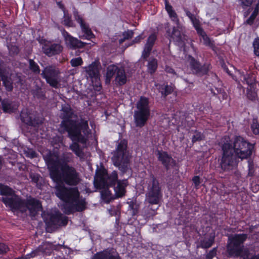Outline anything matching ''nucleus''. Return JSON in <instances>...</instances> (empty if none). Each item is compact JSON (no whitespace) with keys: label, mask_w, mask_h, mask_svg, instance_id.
I'll use <instances>...</instances> for the list:
<instances>
[{"label":"nucleus","mask_w":259,"mask_h":259,"mask_svg":"<svg viewBox=\"0 0 259 259\" xmlns=\"http://www.w3.org/2000/svg\"><path fill=\"white\" fill-rule=\"evenodd\" d=\"M28 156L31 158H33L37 157V154L35 151L30 150L28 152Z\"/></svg>","instance_id":"obj_64"},{"label":"nucleus","mask_w":259,"mask_h":259,"mask_svg":"<svg viewBox=\"0 0 259 259\" xmlns=\"http://www.w3.org/2000/svg\"><path fill=\"white\" fill-rule=\"evenodd\" d=\"M193 27L196 30L197 33H200L203 31V29L201 26L200 21L195 17L191 20Z\"/></svg>","instance_id":"obj_45"},{"label":"nucleus","mask_w":259,"mask_h":259,"mask_svg":"<svg viewBox=\"0 0 259 259\" xmlns=\"http://www.w3.org/2000/svg\"><path fill=\"white\" fill-rule=\"evenodd\" d=\"M117 186H114L115 198H120L125 195L126 188L128 185L127 179L119 180L116 183Z\"/></svg>","instance_id":"obj_26"},{"label":"nucleus","mask_w":259,"mask_h":259,"mask_svg":"<svg viewBox=\"0 0 259 259\" xmlns=\"http://www.w3.org/2000/svg\"><path fill=\"white\" fill-rule=\"evenodd\" d=\"M254 54L256 56H259V37L254 39L253 42Z\"/></svg>","instance_id":"obj_52"},{"label":"nucleus","mask_w":259,"mask_h":259,"mask_svg":"<svg viewBox=\"0 0 259 259\" xmlns=\"http://www.w3.org/2000/svg\"><path fill=\"white\" fill-rule=\"evenodd\" d=\"M192 181L194 185V188L195 189L198 190L200 187V184L202 182L199 176H195L192 179Z\"/></svg>","instance_id":"obj_50"},{"label":"nucleus","mask_w":259,"mask_h":259,"mask_svg":"<svg viewBox=\"0 0 259 259\" xmlns=\"http://www.w3.org/2000/svg\"><path fill=\"white\" fill-rule=\"evenodd\" d=\"M247 238L246 234H236L229 238L226 246L228 257H238L243 252V244Z\"/></svg>","instance_id":"obj_8"},{"label":"nucleus","mask_w":259,"mask_h":259,"mask_svg":"<svg viewBox=\"0 0 259 259\" xmlns=\"http://www.w3.org/2000/svg\"><path fill=\"white\" fill-rule=\"evenodd\" d=\"M35 95L39 99H44L45 97V94L41 90H37Z\"/></svg>","instance_id":"obj_60"},{"label":"nucleus","mask_w":259,"mask_h":259,"mask_svg":"<svg viewBox=\"0 0 259 259\" xmlns=\"http://www.w3.org/2000/svg\"><path fill=\"white\" fill-rule=\"evenodd\" d=\"M30 178L33 183H37L39 180L40 176L37 174H31L30 175Z\"/></svg>","instance_id":"obj_55"},{"label":"nucleus","mask_w":259,"mask_h":259,"mask_svg":"<svg viewBox=\"0 0 259 259\" xmlns=\"http://www.w3.org/2000/svg\"><path fill=\"white\" fill-rule=\"evenodd\" d=\"M149 178L146 201L151 205L158 204L162 197L161 187L158 180L153 174H150Z\"/></svg>","instance_id":"obj_9"},{"label":"nucleus","mask_w":259,"mask_h":259,"mask_svg":"<svg viewBox=\"0 0 259 259\" xmlns=\"http://www.w3.org/2000/svg\"><path fill=\"white\" fill-rule=\"evenodd\" d=\"M73 16L76 21L79 24L80 26L86 24L82 17L79 15L78 12L77 11H73Z\"/></svg>","instance_id":"obj_49"},{"label":"nucleus","mask_w":259,"mask_h":259,"mask_svg":"<svg viewBox=\"0 0 259 259\" xmlns=\"http://www.w3.org/2000/svg\"><path fill=\"white\" fill-rule=\"evenodd\" d=\"M255 145L241 136H235L232 143L227 141L222 144V157L220 162L223 171H230L237 167L239 159H247L252 155Z\"/></svg>","instance_id":"obj_1"},{"label":"nucleus","mask_w":259,"mask_h":259,"mask_svg":"<svg viewBox=\"0 0 259 259\" xmlns=\"http://www.w3.org/2000/svg\"><path fill=\"white\" fill-rule=\"evenodd\" d=\"M49 175L57 184L64 183L68 186H76L81 181L79 173L73 166L49 172Z\"/></svg>","instance_id":"obj_3"},{"label":"nucleus","mask_w":259,"mask_h":259,"mask_svg":"<svg viewBox=\"0 0 259 259\" xmlns=\"http://www.w3.org/2000/svg\"><path fill=\"white\" fill-rule=\"evenodd\" d=\"M87 208V202L85 198L80 196L76 200L72 201V203L65 204L64 205V212L67 214H73L75 212H82Z\"/></svg>","instance_id":"obj_18"},{"label":"nucleus","mask_w":259,"mask_h":259,"mask_svg":"<svg viewBox=\"0 0 259 259\" xmlns=\"http://www.w3.org/2000/svg\"><path fill=\"white\" fill-rule=\"evenodd\" d=\"M165 10L167 12L174 10L172 9V7L169 4L167 0L165 1Z\"/></svg>","instance_id":"obj_63"},{"label":"nucleus","mask_w":259,"mask_h":259,"mask_svg":"<svg viewBox=\"0 0 259 259\" xmlns=\"http://www.w3.org/2000/svg\"><path fill=\"white\" fill-rule=\"evenodd\" d=\"M63 137L62 135H56L53 137L51 140L52 146L55 148H59L63 145Z\"/></svg>","instance_id":"obj_41"},{"label":"nucleus","mask_w":259,"mask_h":259,"mask_svg":"<svg viewBox=\"0 0 259 259\" xmlns=\"http://www.w3.org/2000/svg\"><path fill=\"white\" fill-rule=\"evenodd\" d=\"M157 39V33L153 32L149 35L142 53V57L144 59L146 60L149 57Z\"/></svg>","instance_id":"obj_24"},{"label":"nucleus","mask_w":259,"mask_h":259,"mask_svg":"<svg viewBox=\"0 0 259 259\" xmlns=\"http://www.w3.org/2000/svg\"><path fill=\"white\" fill-rule=\"evenodd\" d=\"M82 32L84 35L82 36H80V38H84L88 40H91L92 38L95 37V35L92 31L89 25L88 24H85L80 27Z\"/></svg>","instance_id":"obj_32"},{"label":"nucleus","mask_w":259,"mask_h":259,"mask_svg":"<svg viewBox=\"0 0 259 259\" xmlns=\"http://www.w3.org/2000/svg\"><path fill=\"white\" fill-rule=\"evenodd\" d=\"M167 13L168 14L169 17L171 18L173 21H175V19L178 20L177 14L174 10L169 11L167 12Z\"/></svg>","instance_id":"obj_59"},{"label":"nucleus","mask_w":259,"mask_h":259,"mask_svg":"<svg viewBox=\"0 0 259 259\" xmlns=\"http://www.w3.org/2000/svg\"><path fill=\"white\" fill-rule=\"evenodd\" d=\"M203 138V135L201 132H198L197 130H195V134L193 136L192 138V142L193 143H194L197 141H200L202 140Z\"/></svg>","instance_id":"obj_47"},{"label":"nucleus","mask_w":259,"mask_h":259,"mask_svg":"<svg viewBox=\"0 0 259 259\" xmlns=\"http://www.w3.org/2000/svg\"><path fill=\"white\" fill-rule=\"evenodd\" d=\"M42 209V206L40 200L31 197L26 199H24L23 213L26 212L27 210H28L30 215L35 217Z\"/></svg>","instance_id":"obj_16"},{"label":"nucleus","mask_w":259,"mask_h":259,"mask_svg":"<svg viewBox=\"0 0 259 259\" xmlns=\"http://www.w3.org/2000/svg\"><path fill=\"white\" fill-rule=\"evenodd\" d=\"M60 74V71L55 66H48L42 70L41 75L51 87L57 88L59 83Z\"/></svg>","instance_id":"obj_12"},{"label":"nucleus","mask_w":259,"mask_h":259,"mask_svg":"<svg viewBox=\"0 0 259 259\" xmlns=\"http://www.w3.org/2000/svg\"><path fill=\"white\" fill-rule=\"evenodd\" d=\"M208 92H209L208 94L210 95L211 97L218 99L220 102L224 100H226L228 97L227 93L221 88L211 87L208 90Z\"/></svg>","instance_id":"obj_27"},{"label":"nucleus","mask_w":259,"mask_h":259,"mask_svg":"<svg viewBox=\"0 0 259 259\" xmlns=\"http://www.w3.org/2000/svg\"><path fill=\"white\" fill-rule=\"evenodd\" d=\"M134 32L132 30H127L122 33L123 37L126 40L133 37Z\"/></svg>","instance_id":"obj_54"},{"label":"nucleus","mask_w":259,"mask_h":259,"mask_svg":"<svg viewBox=\"0 0 259 259\" xmlns=\"http://www.w3.org/2000/svg\"><path fill=\"white\" fill-rule=\"evenodd\" d=\"M238 72L241 77H243L244 83L245 82L248 85H251L254 83L255 79L252 74L248 73L245 74L243 71L239 70H238Z\"/></svg>","instance_id":"obj_37"},{"label":"nucleus","mask_w":259,"mask_h":259,"mask_svg":"<svg viewBox=\"0 0 259 259\" xmlns=\"http://www.w3.org/2000/svg\"><path fill=\"white\" fill-rule=\"evenodd\" d=\"M61 32L64 38L66 46L70 49L75 50L76 49L83 48L87 44L78 38L72 36L64 28L61 30Z\"/></svg>","instance_id":"obj_21"},{"label":"nucleus","mask_w":259,"mask_h":259,"mask_svg":"<svg viewBox=\"0 0 259 259\" xmlns=\"http://www.w3.org/2000/svg\"><path fill=\"white\" fill-rule=\"evenodd\" d=\"M62 24L68 28L75 27V24L72 19V16L68 11L64 13Z\"/></svg>","instance_id":"obj_34"},{"label":"nucleus","mask_w":259,"mask_h":259,"mask_svg":"<svg viewBox=\"0 0 259 259\" xmlns=\"http://www.w3.org/2000/svg\"><path fill=\"white\" fill-rule=\"evenodd\" d=\"M197 34L203 39V44L204 45L212 49L214 47L213 41L211 40V39L209 36H208L204 30L202 31V32L200 33H198Z\"/></svg>","instance_id":"obj_36"},{"label":"nucleus","mask_w":259,"mask_h":259,"mask_svg":"<svg viewBox=\"0 0 259 259\" xmlns=\"http://www.w3.org/2000/svg\"><path fill=\"white\" fill-rule=\"evenodd\" d=\"M119 67L114 64L110 65L107 67L106 73V81H110L113 76L116 75L117 70L119 69Z\"/></svg>","instance_id":"obj_33"},{"label":"nucleus","mask_w":259,"mask_h":259,"mask_svg":"<svg viewBox=\"0 0 259 259\" xmlns=\"http://www.w3.org/2000/svg\"><path fill=\"white\" fill-rule=\"evenodd\" d=\"M238 1L241 7L243 9H246L252 5L254 0H239Z\"/></svg>","instance_id":"obj_51"},{"label":"nucleus","mask_w":259,"mask_h":259,"mask_svg":"<svg viewBox=\"0 0 259 259\" xmlns=\"http://www.w3.org/2000/svg\"><path fill=\"white\" fill-rule=\"evenodd\" d=\"M156 156L158 160L161 162L166 170H168L176 165V160L166 151L157 150L156 151Z\"/></svg>","instance_id":"obj_20"},{"label":"nucleus","mask_w":259,"mask_h":259,"mask_svg":"<svg viewBox=\"0 0 259 259\" xmlns=\"http://www.w3.org/2000/svg\"><path fill=\"white\" fill-rule=\"evenodd\" d=\"M100 67L101 64L99 60H95L92 62L91 64L84 68L87 76L92 80H96L99 79Z\"/></svg>","instance_id":"obj_23"},{"label":"nucleus","mask_w":259,"mask_h":259,"mask_svg":"<svg viewBox=\"0 0 259 259\" xmlns=\"http://www.w3.org/2000/svg\"><path fill=\"white\" fill-rule=\"evenodd\" d=\"M256 94L255 93L253 92H248L247 93V97L251 101L255 100Z\"/></svg>","instance_id":"obj_62"},{"label":"nucleus","mask_w":259,"mask_h":259,"mask_svg":"<svg viewBox=\"0 0 259 259\" xmlns=\"http://www.w3.org/2000/svg\"><path fill=\"white\" fill-rule=\"evenodd\" d=\"M143 37L142 34H140L138 36H136L131 42V44L128 45V46H131L135 44L140 43L141 40L143 39Z\"/></svg>","instance_id":"obj_56"},{"label":"nucleus","mask_w":259,"mask_h":259,"mask_svg":"<svg viewBox=\"0 0 259 259\" xmlns=\"http://www.w3.org/2000/svg\"><path fill=\"white\" fill-rule=\"evenodd\" d=\"M16 192L11 187L0 183V194L6 197H11Z\"/></svg>","instance_id":"obj_35"},{"label":"nucleus","mask_w":259,"mask_h":259,"mask_svg":"<svg viewBox=\"0 0 259 259\" xmlns=\"http://www.w3.org/2000/svg\"><path fill=\"white\" fill-rule=\"evenodd\" d=\"M248 168L247 176L250 177L254 176L257 166L255 165L252 160H249L248 161Z\"/></svg>","instance_id":"obj_44"},{"label":"nucleus","mask_w":259,"mask_h":259,"mask_svg":"<svg viewBox=\"0 0 259 259\" xmlns=\"http://www.w3.org/2000/svg\"><path fill=\"white\" fill-rule=\"evenodd\" d=\"M158 90L161 95V97L165 98L168 95L172 94L174 91L173 87L167 84H159Z\"/></svg>","instance_id":"obj_30"},{"label":"nucleus","mask_w":259,"mask_h":259,"mask_svg":"<svg viewBox=\"0 0 259 259\" xmlns=\"http://www.w3.org/2000/svg\"><path fill=\"white\" fill-rule=\"evenodd\" d=\"M69 148L75 153L77 156L80 158L83 156V152L77 143L73 142L70 145Z\"/></svg>","instance_id":"obj_40"},{"label":"nucleus","mask_w":259,"mask_h":259,"mask_svg":"<svg viewBox=\"0 0 259 259\" xmlns=\"http://www.w3.org/2000/svg\"><path fill=\"white\" fill-rule=\"evenodd\" d=\"M148 72L151 74H154L157 70L158 67V62L156 58L150 59L147 64Z\"/></svg>","instance_id":"obj_38"},{"label":"nucleus","mask_w":259,"mask_h":259,"mask_svg":"<svg viewBox=\"0 0 259 259\" xmlns=\"http://www.w3.org/2000/svg\"><path fill=\"white\" fill-rule=\"evenodd\" d=\"M70 63L72 67H75L81 65L83 64V61L82 58L79 57L72 59Z\"/></svg>","instance_id":"obj_48"},{"label":"nucleus","mask_w":259,"mask_h":259,"mask_svg":"<svg viewBox=\"0 0 259 259\" xmlns=\"http://www.w3.org/2000/svg\"><path fill=\"white\" fill-rule=\"evenodd\" d=\"M166 33L169 37L170 40H172L175 45L181 49H185L186 47V35L183 33L177 27H173L172 30L170 32V30L166 31Z\"/></svg>","instance_id":"obj_19"},{"label":"nucleus","mask_w":259,"mask_h":259,"mask_svg":"<svg viewBox=\"0 0 259 259\" xmlns=\"http://www.w3.org/2000/svg\"><path fill=\"white\" fill-rule=\"evenodd\" d=\"M56 195L65 204L72 203L80 196L77 188L66 187L63 184H57L55 187Z\"/></svg>","instance_id":"obj_11"},{"label":"nucleus","mask_w":259,"mask_h":259,"mask_svg":"<svg viewBox=\"0 0 259 259\" xmlns=\"http://www.w3.org/2000/svg\"><path fill=\"white\" fill-rule=\"evenodd\" d=\"M1 201L7 207L13 211H19L23 213L24 199L16 193L11 197H2Z\"/></svg>","instance_id":"obj_13"},{"label":"nucleus","mask_w":259,"mask_h":259,"mask_svg":"<svg viewBox=\"0 0 259 259\" xmlns=\"http://www.w3.org/2000/svg\"><path fill=\"white\" fill-rule=\"evenodd\" d=\"M118 174L113 170L111 174L103 165L97 167L96 170L94 185L97 189H101L105 187H113L119 180Z\"/></svg>","instance_id":"obj_6"},{"label":"nucleus","mask_w":259,"mask_h":259,"mask_svg":"<svg viewBox=\"0 0 259 259\" xmlns=\"http://www.w3.org/2000/svg\"><path fill=\"white\" fill-rule=\"evenodd\" d=\"M214 241V236H210L201 241V245L203 248H208L212 246Z\"/></svg>","instance_id":"obj_42"},{"label":"nucleus","mask_w":259,"mask_h":259,"mask_svg":"<svg viewBox=\"0 0 259 259\" xmlns=\"http://www.w3.org/2000/svg\"><path fill=\"white\" fill-rule=\"evenodd\" d=\"M8 246L4 243H0V254L6 253L8 251Z\"/></svg>","instance_id":"obj_57"},{"label":"nucleus","mask_w":259,"mask_h":259,"mask_svg":"<svg viewBox=\"0 0 259 259\" xmlns=\"http://www.w3.org/2000/svg\"><path fill=\"white\" fill-rule=\"evenodd\" d=\"M127 75L124 67L120 66L115 75L114 83L117 86H122L127 82Z\"/></svg>","instance_id":"obj_28"},{"label":"nucleus","mask_w":259,"mask_h":259,"mask_svg":"<svg viewBox=\"0 0 259 259\" xmlns=\"http://www.w3.org/2000/svg\"><path fill=\"white\" fill-rule=\"evenodd\" d=\"M28 62L29 69L34 74H39L40 69L38 65L33 59H31L28 60Z\"/></svg>","instance_id":"obj_43"},{"label":"nucleus","mask_w":259,"mask_h":259,"mask_svg":"<svg viewBox=\"0 0 259 259\" xmlns=\"http://www.w3.org/2000/svg\"><path fill=\"white\" fill-rule=\"evenodd\" d=\"M12 54L15 55L18 54L19 52V48L16 46H12L10 49Z\"/></svg>","instance_id":"obj_58"},{"label":"nucleus","mask_w":259,"mask_h":259,"mask_svg":"<svg viewBox=\"0 0 259 259\" xmlns=\"http://www.w3.org/2000/svg\"><path fill=\"white\" fill-rule=\"evenodd\" d=\"M39 43L42 46L43 53L50 57L59 55L63 50V47L61 45L56 43L52 44L46 39H41L39 41Z\"/></svg>","instance_id":"obj_17"},{"label":"nucleus","mask_w":259,"mask_h":259,"mask_svg":"<svg viewBox=\"0 0 259 259\" xmlns=\"http://www.w3.org/2000/svg\"><path fill=\"white\" fill-rule=\"evenodd\" d=\"M20 117L21 121L28 125L35 127L39 124L38 119L33 117L27 109L21 111Z\"/></svg>","instance_id":"obj_25"},{"label":"nucleus","mask_w":259,"mask_h":259,"mask_svg":"<svg viewBox=\"0 0 259 259\" xmlns=\"http://www.w3.org/2000/svg\"><path fill=\"white\" fill-rule=\"evenodd\" d=\"M44 159L49 171L51 172L72 166L69 163L73 162V155L70 152H66L59 156L57 153L49 151L44 156Z\"/></svg>","instance_id":"obj_5"},{"label":"nucleus","mask_w":259,"mask_h":259,"mask_svg":"<svg viewBox=\"0 0 259 259\" xmlns=\"http://www.w3.org/2000/svg\"><path fill=\"white\" fill-rule=\"evenodd\" d=\"M188 61L190 68L193 74L199 76H202L208 73L209 70V64L204 63L201 64L199 60L196 59L191 55L188 56Z\"/></svg>","instance_id":"obj_14"},{"label":"nucleus","mask_w":259,"mask_h":259,"mask_svg":"<svg viewBox=\"0 0 259 259\" xmlns=\"http://www.w3.org/2000/svg\"><path fill=\"white\" fill-rule=\"evenodd\" d=\"M110 187H105L101 189V197L102 199L106 203H109L111 200H113L115 197L112 195L111 191L109 190Z\"/></svg>","instance_id":"obj_31"},{"label":"nucleus","mask_w":259,"mask_h":259,"mask_svg":"<svg viewBox=\"0 0 259 259\" xmlns=\"http://www.w3.org/2000/svg\"><path fill=\"white\" fill-rule=\"evenodd\" d=\"M58 7L63 12V13L68 11L61 1L56 2Z\"/></svg>","instance_id":"obj_61"},{"label":"nucleus","mask_w":259,"mask_h":259,"mask_svg":"<svg viewBox=\"0 0 259 259\" xmlns=\"http://www.w3.org/2000/svg\"><path fill=\"white\" fill-rule=\"evenodd\" d=\"M217 248L214 247L210 250L206 254L205 259H212L217 255Z\"/></svg>","instance_id":"obj_53"},{"label":"nucleus","mask_w":259,"mask_h":259,"mask_svg":"<svg viewBox=\"0 0 259 259\" xmlns=\"http://www.w3.org/2000/svg\"><path fill=\"white\" fill-rule=\"evenodd\" d=\"M127 145L128 142L126 139H123L118 141L111 158L114 165L117 167L123 173L127 171L130 162Z\"/></svg>","instance_id":"obj_4"},{"label":"nucleus","mask_w":259,"mask_h":259,"mask_svg":"<svg viewBox=\"0 0 259 259\" xmlns=\"http://www.w3.org/2000/svg\"><path fill=\"white\" fill-rule=\"evenodd\" d=\"M259 13V2H258L255 6L254 10L250 17L246 20L245 23L249 25H252L255 19Z\"/></svg>","instance_id":"obj_39"},{"label":"nucleus","mask_w":259,"mask_h":259,"mask_svg":"<svg viewBox=\"0 0 259 259\" xmlns=\"http://www.w3.org/2000/svg\"><path fill=\"white\" fill-rule=\"evenodd\" d=\"M92 259H122L118 252L112 247H108L95 253Z\"/></svg>","instance_id":"obj_22"},{"label":"nucleus","mask_w":259,"mask_h":259,"mask_svg":"<svg viewBox=\"0 0 259 259\" xmlns=\"http://www.w3.org/2000/svg\"><path fill=\"white\" fill-rule=\"evenodd\" d=\"M68 218L63 215L60 212L55 213H49L45 219V223L48 228L57 226H65L68 223Z\"/></svg>","instance_id":"obj_15"},{"label":"nucleus","mask_w":259,"mask_h":259,"mask_svg":"<svg viewBox=\"0 0 259 259\" xmlns=\"http://www.w3.org/2000/svg\"><path fill=\"white\" fill-rule=\"evenodd\" d=\"M2 109L5 113H11L16 111L17 106L13 104L12 101L5 99L1 101Z\"/></svg>","instance_id":"obj_29"},{"label":"nucleus","mask_w":259,"mask_h":259,"mask_svg":"<svg viewBox=\"0 0 259 259\" xmlns=\"http://www.w3.org/2000/svg\"><path fill=\"white\" fill-rule=\"evenodd\" d=\"M56 195L65 204L72 203L80 196L77 188L66 187L63 184H57L55 187Z\"/></svg>","instance_id":"obj_10"},{"label":"nucleus","mask_w":259,"mask_h":259,"mask_svg":"<svg viewBox=\"0 0 259 259\" xmlns=\"http://www.w3.org/2000/svg\"><path fill=\"white\" fill-rule=\"evenodd\" d=\"M137 110L134 111V120L137 127H143L146 124L150 116L149 99L141 96L136 103Z\"/></svg>","instance_id":"obj_7"},{"label":"nucleus","mask_w":259,"mask_h":259,"mask_svg":"<svg viewBox=\"0 0 259 259\" xmlns=\"http://www.w3.org/2000/svg\"><path fill=\"white\" fill-rule=\"evenodd\" d=\"M60 118L62 121L60 127L68 134V137L72 141L82 144H86L89 135L91 134L88 121L83 119L79 121L76 118L77 116L69 104L62 106Z\"/></svg>","instance_id":"obj_2"},{"label":"nucleus","mask_w":259,"mask_h":259,"mask_svg":"<svg viewBox=\"0 0 259 259\" xmlns=\"http://www.w3.org/2000/svg\"><path fill=\"white\" fill-rule=\"evenodd\" d=\"M250 128L252 133L255 135L259 134V123L257 119H253L251 124Z\"/></svg>","instance_id":"obj_46"}]
</instances>
